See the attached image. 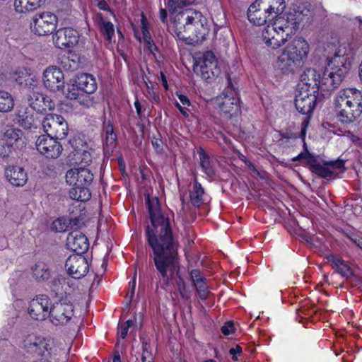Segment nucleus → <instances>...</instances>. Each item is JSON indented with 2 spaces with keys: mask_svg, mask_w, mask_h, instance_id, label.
<instances>
[{
  "mask_svg": "<svg viewBox=\"0 0 362 362\" xmlns=\"http://www.w3.org/2000/svg\"><path fill=\"white\" fill-rule=\"evenodd\" d=\"M297 160H303L305 165H306L313 173L320 164L317 158L310 155L308 152L300 153L293 159V161Z\"/></svg>",
  "mask_w": 362,
  "mask_h": 362,
  "instance_id": "nucleus-39",
  "label": "nucleus"
},
{
  "mask_svg": "<svg viewBox=\"0 0 362 362\" xmlns=\"http://www.w3.org/2000/svg\"><path fill=\"white\" fill-rule=\"evenodd\" d=\"M25 87L29 88L34 89V87L36 86V79L34 76H32L31 74L28 76L26 78L24 79L23 85Z\"/></svg>",
  "mask_w": 362,
  "mask_h": 362,
  "instance_id": "nucleus-50",
  "label": "nucleus"
},
{
  "mask_svg": "<svg viewBox=\"0 0 362 362\" xmlns=\"http://www.w3.org/2000/svg\"><path fill=\"white\" fill-rule=\"evenodd\" d=\"M90 95L88 93L78 95L77 100H78L79 104L87 108L93 107L95 104L94 97Z\"/></svg>",
  "mask_w": 362,
  "mask_h": 362,
  "instance_id": "nucleus-43",
  "label": "nucleus"
},
{
  "mask_svg": "<svg viewBox=\"0 0 362 362\" xmlns=\"http://www.w3.org/2000/svg\"><path fill=\"white\" fill-rule=\"evenodd\" d=\"M17 121L19 125L25 129L36 127V113L27 107H21L18 110Z\"/></svg>",
  "mask_w": 362,
  "mask_h": 362,
  "instance_id": "nucleus-25",
  "label": "nucleus"
},
{
  "mask_svg": "<svg viewBox=\"0 0 362 362\" xmlns=\"http://www.w3.org/2000/svg\"><path fill=\"white\" fill-rule=\"evenodd\" d=\"M16 81L21 86L23 85L24 79L30 76V70L25 67H22L16 69L14 73Z\"/></svg>",
  "mask_w": 362,
  "mask_h": 362,
  "instance_id": "nucleus-42",
  "label": "nucleus"
},
{
  "mask_svg": "<svg viewBox=\"0 0 362 362\" xmlns=\"http://www.w3.org/2000/svg\"><path fill=\"white\" fill-rule=\"evenodd\" d=\"M174 33L183 41H201L209 33L207 19L198 11L187 9L179 12L173 20Z\"/></svg>",
  "mask_w": 362,
  "mask_h": 362,
  "instance_id": "nucleus-4",
  "label": "nucleus"
},
{
  "mask_svg": "<svg viewBox=\"0 0 362 362\" xmlns=\"http://www.w3.org/2000/svg\"><path fill=\"white\" fill-rule=\"evenodd\" d=\"M161 77H162V79H163V84L165 87H167V81H166V79L165 78V76L163 75V74L161 73Z\"/></svg>",
  "mask_w": 362,
  "mask_h": 362,
  "instance_id": "nucleus-63",
  "label": "nucleus"
},
{
  "mask_svg": "<svg viewBox=\"0 0 362 362\" xmlns=\"http://www.w3.org/2000/svg\"><path fill=\"white\" fill-rule=\"evenodd\" d=\"M105 144L107 151H112L115 146L117 136L114 133L113 127L111 124L107 123L105 126Z\"/></svg>",
  "mask_w": 362,
  "mask_h": 362,
  "instance_id": "nucleus-38",
  "label": "nucleus"
},
{
  "mask_svg": "<svg viewBox=\"0 0 362 362\" xmlns=\"http://www.w3.org/2000/svg\"><path fill=\"white\" fill-rule=\"evenodd\" d=\"M190 275L199 298L201 299H206L209 294L206 279L202 275L200 271L198 269L192 270Z\"/></svg>",
  "mask_w": 362,
  "mask_h": 362,
  "instance_id": "nucleus-27",
  "label": "nucleus"
},
{
  "mask_svg": "<svg viewBox=\"0 0 362 362\" xmlns=\"http://www.w3.org/2000/svg\"><path fill=\"white\" fill-rule=\"evenodd\" d=\"M310 51L308 42L303 37H297L282 50L276 62L277 69L283 73L293 71L303 65Z\"/></svg>",
  "mask_w": 362,
  "mask_h": 362,
  "instance_id": "nucleus-6",
  "label": "nucleus"
},
{
  "mask_svg": "<svg viewBox=\"0 0 362 362\" xmlns=\"http://www.w3.org/2000/svg\"><path fill=\"white\" fill-rule=\"evenodd\" d=\"M74 305L70 302L60 301L54 304L49 311L50 322L54 325H64L74 317Z\"/></svg>",
  "mask_w": 362,
  "mask_h": 362,
  "instance_id": "nucleus-13",
  "label": "nucleus"
},
{
  "mask_svg": "<svg viewBox=\"0 0 362 362\" xmlns=\"http://www.w3.org/2000/svg\"><path fill=\"white\" fill-rule=\"evenodd\" d=\"M51 302L48 296L40 295L33 298L28 307V314L36 320H44L49 317Z\"/></svg>",
  "mask_w": 362,
  "mask_h": 362,
  "instance_id": "nucleus-16",
  "label": "nucleus"
},
{
  "mask_svg": "<svg viewBox=\"0 0 362 362\" xmlns=\"http://www.w3.org/2000/svg\"><path fill=\"white\" fill-rule=\"evenodd\" d=\"M133 325L134 321L132 320H128L119 326V334L122 339H124L127 337L129 329Z\"/></svg>",
  "mask_w": 362,
  "mask_h": 362,
  "instance_id": "nucleus-46",
  "label": "nucleus"
},
{
  "mask_svg": "<svg viewBox=\"0 0 362 362\" xmlns=\"http://www.w3.org/2000/svg\"><path fill=\"white\" fill-rule=\"evenodd\" d=\"M351 240L354 242L358 247L362 248V238L359 237H354L351 238Z\"/></svg>",
  "mask_w": 362,
  "mask_h": 362,
  "instance_id": "nucleus-57",
  "label": "nucleus"
},
{
  "mask_svg": "<svg viewBox=\"0 0 362 362\" xmlns=\"http://www.w3.org/2000/svg\"><path fill=\"white\" fill-rule=\"evenodd\" d=\"M299 22L296 13L278 14L272 23L267 24L262 30V40L267 47L278 49L295 34Z\"/></svg>",
  "mask_w": 362,
  "mask_h": 362,
  "instance_id": "nucleus-3",
  "label": "nucleus"
},
{
  "mask_svg": "<svg viewBox=\"0 0 362 362\" xmlns=\"http://www.w3.org/2000/svg\"><path fill=\"white\" fill-rule=\"evenodd\" d=\"M151 225L146 228L148 243L153 252V262L165 284L173 278L177 267L176 247L169 218L161 211L157 199L146 200Z\"/></svg>",
  "mask_w": 362,
  "mask_h": 362,
  "instance_id": "nucleus-1",
  "label": "nucleus"
},
{
  "mask_svg": "<svg viewBox=\"0 0 362 362\" xmlns=\"http://www.w3.org/2000/svg\"><path fill=\"white\" fill-rule=\"evenodd\" d=\"M68 249L75 252L76 255H81L86 252L89 247L88 238L78 230L71 232L66 238Z\"/></svg>",
  "mask_w": 362,
  "mask_h": 362,
  "instance_id": "nucleus-22",
  "label": "nucleus"
},
{
  "mask_svg": "<svg viewBox=\"0 0 362 362\" xmlns=\"http://www.w3.org/2000/svg\"><path fill=\"white\" fill-rule=\"evenodd\" d=\"M62 284V285H65V284H69V281L67 279H59L57 281H54V286L57 285V284Z\"/></svg>",
  "mask_w": 362,
  "mask_h": 362,
  "instance_id": "nucleus-60",
  "label": "nucleus"
},
{
  "mask_svg": "<svg viewBox=\"0 0 362 362\" xmlns=\"http://www.w3.org/2000/svg\"><path fill=\"white\" fill-rule=\"evenodd\" d=\"M241 352H242V348L239 345H237L235 347L231 348L229 350V353L230 355H232V358L234 361L238 360V358L236 357V354H240Z\"/></svg>",
  "mask_w": 362,
  "mask_h": 362,
  "instance_id": "nucleus-51",
  "label": "nucleus"
},
{
  "mask_svg": "<svg viewBox=\"0 0 362 362\" xmlns=\"http://www.w3.org/2000/svg\"><path fill=\"white\" fill-rule=\"evenodd\" d=\"M141 24H142L141 30H142L144 39L145 42H146V43L149 45V47H151V37H150L149 32L148 30V28H147V26L146 24V18L144 16H142Z\"/></svg>",
  "mask_w": 362,
  "mask_h": 362,
  "instance_id": "nucleus-47",
  "label": "nucleus"
},
{
  "mask_svg": "<svg viewBox=\"0 0 362 362\" xmlns=\"http://www.w3.org/2000/svg\"><path fill=\"white\" fill-rule=\"evenodd\" d=\"M42 83L45 88L54 92H63L65 87L62 71L56 66H49L42 74Z\"/></svg>",
  "mask_w": 362,
  "mask_h": 362,
  "instance_id": "nucleus-12",
  "label": "nucleus"
},
{
  "mask_svg": "<svg viewBox=\"0 0 362 362\" xmlns=\"http://www.w3.org/2000/svg\"><path fill=\"white\" fill-rule=\"evenodd\" d=\"M343 168V160H337L326 162L323 165L319 164L313 173L321 177L330 179L335 177L338 174L337 170H341Z\"/></svg>",
  "mask_w": 362,
  "mask_h": 362,
  "instance_id": "nucleus-23",
  "label": "nucleus"
},
{
  "mask_svg": "<svg viewBox=\"0 0 362 362\" xmlns=\"http://www.w3.org/2000/svg\"><path fill=\"white\" fill-rule=\"evenodd\" d=\"M193 70L197 76L205 81L212 79L220 73L217 66V59L211 51L206 52L202 57L196 61Z\"/></svg>",
  "mask_w": 362,
  "mask_h": 362,
  "instance_id": "nucleus-9",
  "label": "nucleus"
},
{
  "mask_svg": "<svg viewBox=\"0 0 362 362\" xmlns=\"http://www.w3.org/2000/svg\"><path fill=\"white\" fill-rule=\"evenodd\" d=\"M78 218H67L66 217H60L52 222V229L56 232H64L69 228L76 226L78 223Z\"/></svg>",
  "mask_w": 362,
  "mask_h": 362,
  "instance_id": "nucleus-31",
  "label": "nucleus"
},
{
  "mask_svg": "<svg viewBox=\"0 0 362 362\" xmlns=\"http://www.w3.org/2000/svg\"><path fill=\"white\" fill-rule=\"evenodd\" d=\"M44 131L49 136L62 139L67 135L69 128L66 120L58 115L49 114L42 121Z\"/></svg>",
  "mask_w": 362,
  "mask_h": 362,
  "instance_id": "nucleus-11",
  "label": "nucleus"
},
{
  "mask_svg": "<svg viewBox=\"0 0 362 362\" xmlns=\"http://www.w3.org/2000/svg\"><path fill=\"white\" fill-rule=\"evenodd\" d=\"M78 42V33L71 28H64L57 30L53 35V42L59 49L70 47Z\"/></svg>",
  "mask_w": 362,
  "mask_h": 362,
  "instance_id": "nucleus-20",
  "label": "nucleus"
},
{
  "mask_svg": "<svg viewBox=\"0 0 362 362\" xmlns=\"http://www.w3.org/2000/svg\"><path fill=\"white\" fill-rule=\"evenodd\" d=\"M99 26L103 35L109 42H111L112 37L115 34L114 25L111 22L101 18L99 23Z\"/></svg>",
  "mask_w": 362,
  "mask_h": 362,
  "instance_id": "nucleus-40",
  "label": "nucleus"
},
{
  "mask_svg": "<svg viewBox=\"0 0 362 362\" xmlns=\"http://www.w3.org/2000/svg\"><path fill=\"white\" fill-rule=\"evenodd\" d=\"M159 18L163 23L167 21V11L165 8H160L159 11Z\"/></svg>",
  "mask_w": 362,
  "mask_h": 362,
  "instance_id": "nucleus-55",
  "label": "nucleus"
},
{
  "mask_svg": "<svg viewBox=\"0 0 362 362\" xmlns=\"http://www.w3.org/2000/svg\"><path fill=\"white\" fill-rule=\"evenodd\" d=\"M93 180L90 170L84 167H79L68 170L66 173V182L73 186L88 187Z\"/></svg>",
  "mask_w": 362,
  "mask_h": 362,
  "instance_id": "nucleus-18",
  "label": "nucleus"
},
{
  "mask_svg": "<svg viewBox=\"0 0 362 362\" xmlns=\"http://www.w3.org/2000/svg\"><path fill=\"white\" fill-rule=\"evenodd\" d=\"M113 362H121V358L119 355L115 356L113 358Z\"/></svg>",
  "mask_w": 362,
  "mask_h": 362,
  "instance_id": "nucleus-62",
  "label": "nucleus"
},
{
  "mask_svg": "<svg viewBox=\"0 0 362 362\" xmlns=\"http://www.w3.org/2000/svg\"><path fill=\"white\" fill-rule=\"evenodd\" d=\"M81 89L78 88L77 84L76 85L68 84L67 93H66V97L70 100H77L78 98V95H81L80 91Z\"/></svg>",
  "mask_w": 362,
  "mask_h": 362,
  "instance_id": "nucleus-44",
  "label": "nucleus"
},
{
  "mask_svg": "<svg viewBox=\"0 0 362 362\" xmlns=\"http://www.w3.org/2000/svg\"><path fill=\"white\" fill-rule=\"evenodd\" d=\"M71 199L80 202H86L90 198V192L86 187L74 186L69 190Z\"/></svg>",
  "mask_w": 362,
  "mask_h": 362,
  "instance_id": "nucleus-35",
  "label": "nucleus"
},
{
  "mask_svg": "<svg viewBox=\"0 0 362 362\" xmlns=\"http://www.w3.org/2000/svg\"><path fill=\"white\" fill-rule=\"evenodd\" d=\"M189 198L192 204L196 207H199L205 203L206 194L204 188L196 180L189 189Z\"/></svg>",
  "mask_w": 362,
  "mask_h": 362,
  "instance_id": "nucleus-28",
  "label": "nucleus"
},
{
  "mask_svg": "<svg viewBox=\"0 0 362 362\" xmlns=\"http://www.w3.org/2000/svg\"><path fill=\"white\" fill-rule=\"evenodd\" d=\"M177 108L180 110V111L181 112V113L184 115V116H187L188 114H187V112L186 110V107L185 106H182L180 104H179L178 103H177L176 104Z\"/></svg>",
  "mask_w": 362,
  "mask_h": 362,
  "instance_id": "nucleus-56",
  "label": "nucleus"
},
{
  "mask_svg": "<svg viewBox=\"0 0 362 362\" xmlns=\"http://www.w3.org/2000/svg\"><path fill=\"white\" fill-rule=\"evenodd\" d=\"M57 140L48 135H41L36 141V148L40 154L48 158H57L62 151V146Z\"/></svg>",
  "mask_w": 362,
  "mask_h": 362,
  "instance_id": "nucleus-15",
  "label": "nucleus"
},
{
  "mask_svg": "<svg viewBox=\"0 0 362 362\" xmlns=\"http://www.w3.org/2000/svg\"><path fill=\"white\" fill-rule=\"evenodd\" d=\"M134 106H135V108L136 110V113L138 114L139 116H140L141 113V105L140 103L139 102V100L135 101Z\"/></svg>",
  "mask_w": 362,
  "mask_h": 362,
  "instance_id": "nucleus-58",
  "label": "nucleus"
},
{
  "mask_svg": "<svg viewBox=\"0 0 362 362\" xmlns=\"http://www.w3.org/2000/svg\"><path fill=\"white\" fill-rule=\"evenodd\" d=\"M178 289L181 296L185 299L190 298V292L188 291L186 285L183 282L178 283Z\"/></svg>",
  "mask_w": 362,
  "mask_h": 362,
  "instance_id": "nucleus-49",
  "label": "nucleus"
},
{
  "mask_svg": "<svg viewBox=\"0 0 362 362\" xmlns=\"http://www.w3.org/2000/svg\"><path fill=\"white\" fill-rule=\"evenodd\" d=\"M334 105L338 119L352 123L362 113V92L355 88H343L336 93Z\"/></svg>",
  "mask_w": 362,
  "mask_h": 362,
  "instance_id": "nucleus-5",
  "label": "nucleus"
},
{
  "mask_svg": "<svg viewBox=\"0 0 362 362\" xmlns=\"http://www.w3.org/2000/svg\"><path fill=\"white\" fill-rule=\"evenodd\" d=\"M284 8V0H255L247 9L248 20L255 25H263L272 22Z\"/></svg>",
  "mask_w": 362,
  "mask_h": 362,
  "instance_id": "nucleus-7",
  "label": "nucleus"
},
{
  "mask_svg": "<svg viewBox=\"0 0 362 362\" xmlns=\"http://www.w3.org/2000/svg\"><path fill=\"white\" fill-rule=\"evenodd\" d=\"M76 83L85 93L92 94L98 88L95 78L90 74L82 73L77 76Z\"/></svg>",
  "mask_w": 362,
  "mask_h": 362,
  "instance_id": "nucleus-26",
  "label": "nucleus"
},
{
  "mask_svg": "<svg viewBox=\"0 0 362 362\" xmlns=\"http://www.w3.org/2000/svg\"><path fill=\"white\" fill-rule=\"evenodd\" d=\"M65 267L69 273L74 279H80L84 276L88 270L87 259L81 255H73L69 257L65 263Z\"/></svg>",
  "mask_w": 362,
  "mask_h": 362,
  "instance_id": "nucleus-19",
  "label": "nucleus"
},
{
  "mask_svg": "<svg viewBox=\"0 0 362 362\" xmlns=\"http://www.w3.org/2000/svg\"><path fill=\"white\" fill-rule=\"evenodd\" d=\"M166 4L171 13L178 11L179 9L191 4L194 0H166Z\"/></svg>",
  "mask_w": 362,
  "mask_h": 362,
  "instance_id": "nucleus-41",
  "label": "nucleus"
},
{
  "mask_svg": "<svg viewBox=\"0 0 362 362\" xmlns=\"http://www.w3.org/2000/svg\"><path fill=\"white\" fill-rule=\"evenodd\" d=\"M52 345L50 339L35 335L28 336L23 341V347L27 352L45 357L50 355Z\"/></svg>",
  "mask_w": 362,
  "mask_h": 362,
  "instance_id": "nucleus-14",
  "label": "nucleus"
},
{
  "mask_svg": "<svg viewBox=\"0 0 362 362\" xmlns=\"http://www.w3.org/2000/svg\"><path fill=\"white\" fill-rule=\"evenodd\" d=\"M216 108L226 119H230L240 113L239 98L235 97L231 89L224 90L214 99Z\"/></svg>",
  "mask_w": 362,
  "mask_h": 362,
  "instance_id": "nucleus-8",
  "label": "nucleus"
},
{
  "mask_svg": "<svg viewBox=\"0 0 362 362\" xmlns=\"http://www.w3.org/2000/svg\"><path fill=\"white\" fill-rule=\"evenodd\" d=\"M95 1H98V5L100 6V8L105 9V6H107V4H105L104 0H95Z\"/></svg>",
  "mask_w": 362,
  "mask_h": 362,
  "instance_id": "nucleus-61",
  "label": "nucleus"
},
{
  "mask_svg": "<svg viewBox=\"0 0 362 362\" xmlns=\"http://www.w3.org/2000/svg\"><path fill=\"white\" fill-rule=\"evenodd\" d=\"M5 175L8 181L13 186H23L27 180L28 175L24 169L20 166H9L6 168Z\"/></svg>",
  "mask_w": 362,
  "mask_h": 362,
  "instance_id": "nucleus-24",
  "label": "nucleus"
},
{
  "mask_svg": "<svg viewBox=\"0 0 362 362\" xmlns=\"http://www.w3.org/2000/svg\"><path fill=\"white\" fill-rule=\"evenodd\" d=\"M327 259L336 267L337 272L342 276L349 278L352 276V271L349 266L339 257L329 255L327 256Z\"/></svg>",
  "mask_w": 362,
  "mask_h": 362,
  "instance_id": "nucleus-30",
  "label": "nucleus"
},
{
  "mask_svg": "<svg viewBox=\"0 0 362 362\" xmlns=\"http://www.w3.org/2000/svg\"><path fill=\"white\" fill-rule=\"evenodd\" d=\"M57 17L51 12H42L35 14L30 23V30L35 34L42 36L47 35L56 29Z\"/></svg>",
  "mask_w": 362,
  "mask_h": 362,
  "instance_id": "nucleus-10",
  "label": "nucleus"
},
{
  "mask_svg": "<svg viewBox=\"0 0 362 362\" xmlns=\"http://www.w3.org/2000/svg\"><path fill=\"white\" fill-rule=\"evenodd\" d=\"M4 136L6 144L13 149L19 148L24 144L22 132L19 129H8L6 131Z\"/></svg>",
  "mask_w": 362,
  "mask_h": 362,
  "instance_id": "nucleus-29",
  "label": "nucleus"
},
{
  "mask_svg": "<svg viewBox=\"0 0 362 362\" xmlns=\"http://www.w3.org/2000/svg\"><path fill=\"white\" fill-rule=\"evenodd\" d=\"M180 102L185 107H188L190 105V102L188 98L182 94L177 95Z\"/></svg>",
  "mask_w": 362,
  "mask_h": 362,
  "instance_id": "nucleus-54",
  "label": "nucleus"
},
{
  "mask_svg": "<svg viewBox=\"0 0 362 362\" xmlns=\"http://www.w3.org/2000/svg\"><path fill=\"white\" fill-rule=\"evenodd\" d=\"M14 98L8 91L0 90V112H8L13 109Z\"/></svg>",
  "mask_w": 362,
  "mask_h": 362,
  "instance_id": "nucleus-36",
  "label": "nucleus"
},
{
  "mask_svg": "<svg viewBox=\"0 0 362 362\" xmlns=\"http://www.w3.org/2000/svg\"><path fill=\"white\" fill-rule=\"evenodd\" d=\"M152 143V145L154 147V148L156 149V151L157 152H162L163 151V147H162V144H163V142L160 139H153L151 141Z\"/></svg>",
  "mask_w": 362,
  "mask_h": 362,
  "instance_id": "nucleus-52",
  "label": "nucleus"
},
{
  "mask_svg": "<svg viewBox=\"0 0 362 362\" xmlns=\"http://www.w3.org/2000/svg\"><path fill=\"white\" fill-rule=\"evenodd\" d=\"M143 353L142 354H144L146 351H151L149 350L150 345L147 341H143Z\"/></svg>",
  "mask_w": 362,
  "mask_h": 362,
  "instance_id": "nucleus-59",
  "label": "nucleus"
},
{
  "mask_svg": "<svg viewBox=\"0 0 362 362\" xmlns=\"http://www.w3.org/2000/svg\"><path fill=\"white\" fill-rule=\"evenodd\" d=\"M141 362H153V355L151 351H146L141 356Z\"/></svg>",
  "mask_w": 362,
  "mask_h": 362,
  "instance_id": "nucleus-53",
  "label": "nucleus"
},
{
  "mask_svg": "<svg viewBox=\"0 0 362 362\" xmlns=\"http://www.w3.org/2000/svg\"><path fill=\"white\" fill-rule=\"evenodd\" d=\"M197 153L199 159V165L202 171L209 177L214 175V165L209 155L202 148H199Z\"/></svg>",
  "mask_w": 362,
  "mask_h": 362,
  "instance_id": "nucleus-34",
  "label": "nucleus"
},
{
  "mask_svg": "<svg viewBox=\"0 0 362 362\" xmlns=\"http://www.w3.org/2000/svg\"><path fill=\"white\" fill-rule=\"evenodd\" d=\"M41 5V0H15V10L18 13L32 11Z\"/></svg>",
  "mask_w": 362,
  "mask_h": 362,
  "instance_id": "nucleus-32",
  "label": "nucleus"
},
{
  "mask_svg": "<svg viewBox=\"0 0 362 362\" xmlns=\"http://www.w3.org/2000/svg\"><path fill=\"white\" fill-rule=\"evenodd\" d=\"M315 90L304 91L297 89L295 105L296 110L303 115H310L315 107L317 100Z\"/></svg>",
  "mask_w": 362,
  "mask_h": 362,
  "instance_id": "nucleus-17",
  "label": "nucleus"
},
{
  "mask_svg": "<svg viewBox=\"0 0 362 362\" xmlns=\"http://www.w3.org/2000/svg\"><path fill=\"white\" fill-rule=\"evenodd\" d=\"M33 277L37 281H44L50 276V272L47 266L44 262H37L33 267Z\"/></svg>",
  "mask_w": 362,
  "mask_h": 362,
  "instance_id": "nucleus-37",
  "label": "nucleus"
},
{
  "mask_svg": "<svg viewBox=\"0 0 362 362\" xmlns=\"http://www.w3.org/2000/svg\"><path fill=\"white\" fill-rule=\"evenodd\" d=\"M353 59L350 45H339L334 55L328 60L322 76L314 69H307L300 76L297 89L317 93L320 88L327 91L336 88L349 71Z\"/></svg>",
  "mask_w": 362,
  "mask_h": 362,
  "instance_id": "nucleus-2",
  "label": "nucleus"
},
{
  "mask_svg": "<svg viewBox=\"0 0 362 362\" xmlns=\"http://www.w3.org/2000/svg\"><path fill=\"white\" fill-rule=\"evenodd\" d=\"M204 362H216V361H214V359H208V360L204 361Z\"/></svg>",
  "mask_w": 362,
  "mask_h": 362,
  "instance_id": "nucleus-64",
  "label": "nucleus"
},
{
  "mask_svg": "<svg viewBox=\"0 0 362 362\" xmlns=\"http://www.w3.org/2000/svg\"><path fill=\"white\" fill-rule=\"evenodd\" d=\"M221 332L224 335H230L234 332V325L233 322L229 321L226 322L221 327Z\"/></svg>",
  "mask_w": 362,
  "mask_h": 362,
  "instance_id": "nucleus-48",
  "label": "nucleus"
},
{
  "mask_svg": "<svg viewBox=\"0 0 362 362\" xmlns=\"http://www.w3.org/2000/svg\"><path fill=\"white\" fill-rule=\"evenodd\" d=\"M28 103L31 108L36 112L51 110L54 108V103L42 93L32 90L28 95Z\"/></svg>",
  "mask_w": 362,
  "mask_h": 362,
  "instance_id": "nucleus-21",
  "label": "nucleus"
},
{
  "mask_svg": "<svg viewBox=\"0 0 362 362\" xmlns=\"http://www.w3.org/2000/svg\"><path fill=\"white\" fill-rule=\"evenodd\" d=\"M136 271H135L133 279L129 282V291L126 296V298L127 300V305L131 303V301L134 296V291H135V287H136Z\"/></svg>",
  "mask_w": 362,
  "mask_h": 362,
  "instance_id": "nucleus-45",
  "label": "nucleus"
},
{
  "mask_svg": "<svg viewBox=\"0 0 362 362\" xmlns=\"http://www.w3.org/2000/svg\"><path fill=\"white\" fill-rule=\"evenodd\" d=\"M74 160L81 167L89 165L92 162V153L88 147L75 150Z\"/></svg>",
  "mask_w": 362,
  "mask_h": 362,
  "instance_id": "nucleus-33",
  "label": "nucleus"
}]
</instances>
